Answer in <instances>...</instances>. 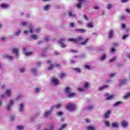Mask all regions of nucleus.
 <instances>
[{
  "instance_id": "f257e3e1",
  "label": "nucleus",
  "mask_w": 130,
  "mask_h": 130,
  "mask_svg": "<svg viewBox=\"0 0 130 130\" xmlns=\"http://www.w3.org/2000/svg\"><path fill=\"white\" fill-rule=\"evenodd\" d=\"M84 39L82 36H79L78 37L73 39V38H70L69 39V41L71 42H74V43H78V42H80V41H83Z\"/></svg>"
},
{
  "instance_id": "f03ea898",
  "label": "nucleus",
  "mask_w": 130,
  "mask_h": 130,
  "mask_svg": "<svg viewBox=\"0 0 130 130\" xmlns=\"http://www.w3.org/2000/svg\"><path fill=\"white\" fill-rule=\"evenodd\" d=\"M66 108L68 110H69V111H74V110L76 109V105L69 103L67 105Z\"/></svg>"
},
{
  "instance_id": "7ed1b4c3",
  "label": "nucleus",
  "mask_w": 130,
  "mask_h": 130,
  "mask_svg": "<svg viewBox=\"0 0 130 130\" xmlns=\"http://www.w3.org/2000/svg\"><path fill=\"white\" fill-rule=\"evenodd\" d=\"M78 3H77L76 7L78 9H81L83 7V4L86 3V0H78Z\"/></svg>"
},
{
  "instance_id": "20e7f679",
  "label": "nucleus",
  "mask_w": 130,
  "mask_h": 130,
  "mask_svg": "<svg viewBox=\"0 0 130 130\" xmlns=\"http://www.w3.org/2000/svg\"><path fill=\"white\" fill-rule=\"evenodd\" d=\"M47 63L50 64V67L48 68V71H51L54 68V65L52 64V61L51 60H48L47 61Z\"/></svg>"
},
{
  "instance_id": "39448f33",
  "label": "nucleus",
  "mask_w": 130,
  "mask_h": 130,
  "mask_svg": "<svg viewBox=\"0 0 130 130\" xmlns=\"http://www.w3.org/2000/svg\"><path fill=\"white\" fill-rule=\"evenodd\" d=\"M106 97L107 98L106 99V100H113L114 98V95L113 94L109 95V93H107L105 94Z\"/></svg>"
},
{
  "instance_id": "423d86ee",
  "label": "nucleus",
  "mask_w": 130,
  "mask_h": 130,
  "mask_svg": "<svg viewBox=\"0 0 130 130\" xmlns=\"http://www.w3.org/2000/svg\"><path fill=\"white\" fill-rule=\"evenodd\" d=\"M65 92L67 95H69L70 93H72L73 89L70 87H67L64 89Z\"/></svg>"
},
{
  "instance_id": "0eeeda50",
  "label": "nucleus",
  "mask_w": 130,
  "mask_h": 130,
  "mask_svg": "<svg viewBox=\"0 0 130 130\" xmlns=\"http://www.w3.org/2000/svg\"><path fill=\"white\" fill-rule=\"evenodd\" d=\"M23 50L26 56H30V55L33 54V52H27V49L26 48H23Z\"/></svg>"
},
{
  "instance_id": "6e6552de",
  "label": "nucleus",
  "mask_w": 130,
  "mask_h": 130,
  "mask_svg": "<svg viewBox=\"0 0 130 130\" xmlns=\"http://www.w3.org/2000/svg\"><path fill=\"white\" fill-rule=\"evenodd\" d=\"M13 105H14V100H11L7 106V110H11V108L13 107Z\"/></svg>"
},
{
  "instance_id": "1a4fd4ad",
  "label": "nucleus",
  "mask_w": 130,
  "mask_h": 130,
  "mask_svg": "<svg viewBox=\"0 0 130 130\" xmlns=\"http://www.w3.org/2000/svg\"><path fill=\"white\" fill-rule=\"evenodd\" d=\"M52 82L54 85H59L60 81L57 79L54 78L52 80Z\"/></svg>"
},
{
  "instance_id": "9d476101",
  "label": "nucleus",
  "mask_w": 130,
  "mask_h": 130,
  "mask_svg": "<svg viewBox=\"0 0 130 130\" xmlns=\"http://www.w3.org/2000/svg\"><path fill=\"white\" fill-rule=\"evenodd\" d=\"M63 41H64V39L63 38L60 39L59 41V42L60 43V44H61V47H62L63 48L66 47L67 46H66V44L63 43Z\"/></svg>"
},
{
  "instance_id": "9b49d317",
  "label": "nucleus",
  "mask_w": 130,
  "mask_h": 130,
  "mask_svg": "<svg viewBox=\"0 0 130 130\" xmlns=\"http://www.w3.org/2000/svg\"><path fill=\"white\" fill-rule=\"evenodd\" d=\"M111 114V111L109 110L107 111V112L105 113L104 114L105 118H108V117H109V115H110Z\"/></svg>"
},
{
  "instance_id": "f8f14e48",
  "label": "nucleus",
  "mask_w": 130,
  "mask_h": 130,
  "mask_svg": "<svg viewBox=\"0 0 130 130\" xmlns=\"http://www.w3.org/2000/svg\"><path fill=\"white\" fill-rule=\"evenodd\" d=\"M64 77H66V73H64V72L62 71L59 73V77L60 78V79H63Z\"/></svg>"
},
{
  "instance_id": "ddd939ff",
  "label": "nucleus",
  "mask_w": 130,
  "mask_h": 130,
  "mask_svg": "<svg viewBox=\"0 0 130 130\" xmlns=\"http://www.w3.org/2000/svg\"><path fill=\"white\" fill-rule=\"evenodd\" d=\"M5 94L8 96V97H10V96L12 95V90L7 89L5 92Z\"/></svg>"
},
{
  "instance_id": "4468645a",
  "label": "nucleus",
  "mask_w": 130,
  "mask_h": 130,
  "mask_svg": "<svg viewBox=\"0 0 130 130\" xmlns=\"http://www.w3.org/2000/svg\"><path fill=\"white\" fill-rule=\"evenodd\" d=\"M76 96V93L75 92H70L68 95V97L69 98H74Z\"/></svg>"
},
{
  "instance_id": "2eb2a0df",
  "label": "nucleus",
  "mask_w": 130,
  "mask_h": 130,
  "mask_svg": "<svg viewBox=\"0 0 130 130\" xmlns=\"http://www.w3.org/2000/svg\"><path fill=\"white\" fill-rule=\"evenodd\" d=\"M75 31H76V32H81V33L86 32V29L84 28L76 29Z\"/></svg>"
},
{
  "instance_id": "dca6fc26",
  "label": "nucleus",
  "mask_w": 130,
  "mask_h": 130,
  "mask_svg": "<svg viewBox=\"0 0 130 130\" xmlns=\"http://www.w3.org/2000/svg\"><path fill=\"white\" fill-rule=\"evenodd\" d=\"M12 52H13L14 54H17L18 55L20 52V50L18 49L13 48L12 49Z\"/></svg>"
},
{
  "instance_id": "f3484780",
  "label": "nucleus",
  "mask_w": 130,
  "mask_h": 130,
  "mask_svg": "<svg viewBox=\"0 0 130 130\" xmlns=\"http://www.w3.org/2000/svg\"><path fill=\"white\" fill-rule=\"evenodd\" d=\"M67 126H68V124H64L62 125V126L60 127L57 128V129H58V130L64 129V128H66L67 127Z\"/></svg>"
},
{
  "instance_id": "a211bd4d",
  "label": "nucleus",
  "mask_w": 130,
  "mask_h": 130,
  "mask_svg": "<svg viewBox=\"0 0 130 130\" xmlns=\"http://www.w3.org/2000/svg\"><path fill=\"white\" fill-rule=\"evenodd\" d=\"M114 31L113 30H111L110 31L108 34V37L110 39L112 38V36H113L114 34Z\"/></svg>"
},
{
  "instance_id": "6ab92c4d",
  "label": "nucleus",
  "mask_w": 130,
  "mask_h": 130,
  "mask_svg": "<svg viewBox=\"0 0 130 130\" xmlns=\"http://www.w3.org/2000/svg\"><path fill=\"white\" fill-rule=\"evenodd\" d=\"M109 86L107 85H104L103 86H102L99 88V90L100 91H102V90H104V89H107V88H109Z\"/></svg>"
},
{
  "instance_id": "aec40b11",
  "label": "nucleus",
  "mask_w": 130,
  "mask_h": 130,
  "mask_svg": "<svg viewBox=\"0 0 130 130\" xmlns=\"http://www.w3.org/2000/svg\"><path fill=\"white\" fill-rule=\"evenodd\" d=\"M1 8H4V9H8L9 5L6 4H2L1 5Z\"/></svg>"
},
{
  "instance_id": "412c9836",
  "label": "nucleus",
  "mask_w": 130,
  "mask_h": 130,
  "mask_svg": "<svg viewBox=\"0 0 130 130\" xmlns=\"http://www.w3.org/2000/svg\"><path fill=\"white\" fill-rule=\"evenodd\" d=\"M68 15H69V17H70L71 18H76V14H72V11L69 12Z\"/></svg>"
},
{
  "instance_id": "4be33fe9",
  "label": "nucleus",
  "mask_w": 130,
  "mask_h": 130,
  "mask_svg": "<svg viewBox=\"0 0 130 130\" xmlns=\"http://www.w3.org/2000/svg\"><path fill=\"white\" fill-rule=\"evenodd\" d=\"M121 124L123 127H126L127 126V122L125 121H122L121 122Z\"/></svg>"
},
{
  "instance_id": "5701e85b",
  "label": "nucleus",
  "mask_w": 130,
  "mask_h": 130,
  "mask_svg": "<svg viewBox=\"0 0 130 130\" xmlns=\"http://www.w3.org/2000/svg\"><path fill=\"white\" fill-rule=\"evenodd\" d=\"M112 126L114 128H117L118 127V124L117 123H112Z\"/></svg>"
},
{
  "instance_id": "b1692460",
  "label": "nucleus",
  "mask_w": 130,
  "mask_h": 130,
  "mask_svg": "<svg viewBox=\"0 0 130 130\" xmlns=\"http://www.w3.org/2000/svg\"><path fill=\"white\" fill-rule=\"evenodd\" d=\"M83 86L86 89H88V88H90V84H89V83L86 82L84 84Z\"/></svg>"
},
{
  "instance_id": "393cba45",
  "label": "nucleus",
  "mask_w": 130,
  "mask_h": 130,
  "mask_svg": "<svg viewBox=\"0 0 130 130\" xmlns=\"http://www.w3.org/2000/svg\"><path fill=\"white\" fill-rule=\"evenodd\" d=\"M51 113V111H48L47 112H46L44 114V116H45V117H46L47 116H49V115H50V114Z\"/></svg>"
},
{
  "instance_id": "a878e982",
  "label": "nucleus",
  "mask_w": 130,
  "mask_h": 130,
  "mask_svg": "<svg viewBox=\"0 0 130 130\" xmlns=\"http://www.w3.org/2000/svg\"><path fill=\"white\" fill-rule=\"evenodd\" d=\"M88 130H96V128H95V126H89L87 127Z\"/></svg>"
},
{
  "instance_id": "bb28decb",
  "label": "nucleus",
  "mask_w": 130,
  "mask_h": 130,
  "mask_svg": "<svg viewBox=\"0 0 130 130\" xmlns=\"http://www.w3.org/2000/svg\"><path fill=\"white\" fill-rule=\"evenodd\" d=\"M24 110V104H21L20 106V111Z\"/></svg>"
},
{
  "instance_id": "cd10ccee",
  "label": "nucleus",
  "mask_w": 130,
  "mask_h": 130,
  "mask_svg": "<svg viewBox=\"0 0 130 130\" xmlns=\"http://www.w3.org/2000/svg\"><path fill=\"white\" fill-rule=\"evenodd\" d=\"M120 104H122V103L121 102H117L114 105V106H115V107H116L117 106H118V105H120Z\"/></svg>"
},
{
  "instance_id": "c85d7f7f",
  "label": "nucleus",
  "mask_w": 130,
  "mask_h": 130,
  "mask_svg": "<svg viewBox=\"0 0 130 130\" xmlns=\"http://www.w3.org/2000/svg\"><path fill=\"white\" fill-rule=\"evenodd\" d=\"M129 96H130V92H128L126 95L124 96V99H127V98H129Z\"/></svg>"
},
{
  "instance_id": "c756f323",
  "label": "nucleus",
  "mask_w": 130,
  "mask_h": 130,
  "mask_svg": "<svg viewBox=\"0 0 130 130\" xmlns=\"http://www.w3.org/2000/svg\"><path fill=\"white\" fill-rule=\"evenodd\" d=\"M73 71H75L76 72H77V73H81V69L78 68H74L73 69Z\"/></svg>"
},
{
  "instance_id": "7c9ffc66",
  "label": "nucleus",
  "mask_w": 130,
  "mask_h": 130,
  "mask_svg": "<svg viewBox=\"0 0 130 130\" xmlns=\"http://www.w3.org/2000/svg\"><path fill=\"white\" fill-rule=\"evenodd\" d=\"M88 41H89V39H86L84 42L81 43V44L82 45H85V44H86Z\"/></svg>"
},
{
  "instance_id": "2f4dec72",
  "label": "nucleus",
  "mask_w": 130,
  "mask_h": 130,
  "mask_svg": "<svg viewBox=\"0 0 130 130\" xmlns=\"http://www.w3.org/2000/svg\"><path fill=\"white\" fill-rule=\"evenodd\" d=\"M17 128L19 130L24 129V126L22 125H18L17 126Z\"/></svg>"
},
{
  "instance_id": "473e14b6",
  "label": "nucleus",
  "mask_w": 130,
  "mask_h": 130,
  "mask_svg": "<svg viewBox=\"0 0 130 130\" xmlns=\"http://www.w3.org/2000/svg\"><path fill=\"white\" fill-rule=\"evenodd\" d=\"M116 60V57H113L110 60V62H113V61H115Z\"/></svg>"
},
{
  "instance_id": "72a5a7b5",
  "label": "nucleus",
  "mask_w": 130,
  "mask_h": 130,
  "mask_svg": "<svg viewBox=\"0 0 130 130\" xmlns=\"http://www.w3.org/2000/svg\"><path fill=\"white\" fill-rule=\"evenodd\" d=\"M70 52H72L73 53H77V52H79V51L78 50L71 49V50H70Z\"/></svg>"
},
{
  "instance_id": "f704fd0d",
  "label": "nucleus",
  "mask_w": 130,
  "mask_h": 130,
  "mask_svg": "<svg viewBox=\"0 0 130 130\" xmlns=\"http://www.w3.org/2000/svg\"><path fill=\"white\" fill-rule=\"evenodd\" d=\"M5 57H7V58H9V59H14L13 56H10L9 55H5Z\"/></svg>"
},
{
  "instance_id": "c9c22d12",
  "label": "nucleus",
  "mask_w": 130,
  "mask_h": 130,
  "mask_svg": "<svg viewBox=\"0 0 130 130\" xmlns=\"http://www.w3.org/2000/svg\"><path fill=\"white\" fill-rule=\"evenodd\" d=\"M93 108L94 107H93V106H89L86 108V109H88V110H92Z\"/></svg>"
},
{
  "instance_id": "e433bc0d",
  "label": "nucleus",
  "mask_w": 130,
  "mask_h": 130,
  "mask_svg": "<svg viewBox=\"0 0 130 130\" xmlns=\"http://www.w3.org/2000/svg\"><path fill=\"white\" fill-rule=\"evenodd\" d=\"M106 57H107V56L105 54L101 58V60L103 61L106 58Z\"/></svg>"
},
{
  "instance_id": "4c0bfd02",
  "label": "nucleus",
  "mask_w": 130,
  "mask_h": 130,
  "mask_svg": "<svg viewBox=\"0 0 130 130\" xmlns=\"http://www.w3.org/2000/svg\"><path fill=\"white\" fill-rule=\"evenodd\" d=\"M31 38H32L33 39H37V38H38V36L36 35H34L32 36H31Z\"/></svg>"
},
{
  "instance_id": "58836bf2",
  "label": "nucleus",
  "mask_w": 130,
  "mask_h": 130,
  "mask_svg": "<svg viewBox=\"0 0 130 130\" xmlns=\"http://www.w3.org/2000/svg\"><path fill=\"white\" fill-rule=\"evenodd\" d=\"M105 124L106 125V126H110V123L108 121L105 122Z\"/></svg>"
},
{
  "instance_id": "ea45409f",
  "label": "nucleus",
  "mask_w": 130,
  "mask_h": 130,
  "mask_svg": "<svg viewBox=\"0 0 130 130\" xmlns=\"http://www.w3.org/2000/svg\"><path fill=\"white\" fill-rule=\"evenodd\" d=\"M84 68L86 70H90V65H85L84 66Z\"/></svg>"
},
{
  "instance_id": "a19ab883",
  "label": "nucleus",
  "mask_w": 130,
  "mask_h": 130,
  "mask_svg": "<svg viewBox=\"0 0 130 130\" xmlns=\"http://www.w3.org/2000/svg\"><path fill=\"white\" fill-rule=\"evenodd\" d=\"M32 72L35 74L36 75L37 73H36V69L34 68L31 70Z\"/></svg>"
},
{
  "instance_id": "79ce46f5",
  "label": "nucleus",
  "mask_w": 130,
  "mask_h": 130,
  "mask_svg": "<svg viewBox=\"0 0 130 130\" xmlns=\"http://www.w3.org/2000/svg\"><path fill=\"white\" fill-rule=\"evenodd\" d=\"M49 7H50V5H47L45 7V11H48L49 10Z\"/></svg>"
},
{
  "instance_id": "37998d69",
  "label": "nucleus",
  "mask_w": 130,
  "mask_h": 130,
  "mask_svg": "<svg viewBox=\"0 0 130 130\" xmlns=\"http://www.w3.org/2000/svg\"><path fill=\"white\" fill-rule=\"evenodd\" d=\"M107 9H108L109 10L111 9V8H112V5L111 4H108L107 6Z\"/></svg>"
},
{
  "instance_id": "c03bdc74",
  "label": "nucleus",
  "mask_w": 130,
  "mask_h": 130,
  "mask_svg": "<svg viewBox=\"0 0 130 130\" xmlns=\"http://www.w3.org/2000/svg\"><path fill=\"white\" fill-rule=\"evenodd\" d=\"M41 89L39 88H37L35 89V92L36 93H38V92H40L41 91Z\"/></svg>"
},
{
  "instance_id": "a18cd8bd",
  "label": "nucleus",
  "mask_w": 130,
  "mask_h": 130,
  "mask_svg": "<svg viewBox=\"0 0 130 130\" xmlns=\"http://www.w3.org/2000/svg\"><path fill=\"white\" fill-rule=\"evenodd\" d=\"M21 33V30H18V31H17L16 32V34H15V35L16 36H18V35H20V34Z\"/></svg>"
},
{
  "instance_id": "49530a36",
  "label": "nucleus",
  "mask_w": 130,
  "mask_h": 130,
  "mask_svg": "<svg viewBox=\"0 0 130 130\" xmlns=\"http://www.w3.org/2000/svg\"><path fill=\"white\" fill-rule=\"evenodd\" d=\"M60 107H61V104H58V105L56 106V108H57V109H59V108H60Z\"/></svg>"
},
{
  "instance_id": "de8ad7c7",
  "label": "nucleus",
  "mask_w": 130,
  "mask_h": 130,
  "mask_svg": "<svg viewBox=\"0 0 130 130\" xmlns=\"http://www.w3.org/2000/svg\"><path fill=\"white\" fill-rule=\"evenodd\" d=\"M128 37V35H125L123 36L122 39H126Z\"/></svg>"
},
{
  "instance_id": "09e8293b",
  "label": "nucleus",
  "mask_w": 130,
  "mask_h": 130,
  "mask_svg": "<svg viewBox=\"0 0 130 130\" xmlns=\"http://www.w3.org/2000/svg\"><path fill=\"white\" fill-rule=\"evenodd\" d=\"M88 28H93V24L92 23H89L88 25Z\"/></svg>"
},
{
  "instance_id": "8fccbe9b",
  "label": "nucleus",
  "mask_w": 130,
  "mask_h": 130,
  "mask_svg": "<svg viewBox=\"0 0 130 130\" xmlns=\"http://www.w3.org/2000/svg\"><path fill=\"white\" fill-rule=\"evenodd\" d=\"M78 90L80 92H84V91H85V88H79Z\"/></svg>"
},
{
  "instance_id": "3c124183",
  "label": "nucleus",
  "mask_w": 130,
  "mask_h": 130,
  "mask_svg": "<svg viewBox=\"0 0 130 130\" xmlns=\"http://www.w3.org/2000/svg\"><path fill=\"white\" fill-rule=\"evenodd\" d=\"M55 66L56 68H60V64L58 63H55Z\"/></svg>"
},
{
  "instance_id": "603ef678",
  "label": "nucleus",
  "mask_w": 130,
  "mask_h": 130,
  "mask_svg": "<svg viewBox=\"0 0 130 130\" xmlns=\"http://www.w3.org/2000/svg\"><path fill=\"white\" fill-rule=\"evenodd\" d=\"M19 70L21 73H24L25 72V68L20 69Z\"/></svg>"
},
{
  "instance_id": "864d4df0",
  "label": "nucleus",
  "mask_w": 130,
  "mask_h": 130,
  "mask_svg": "<svg viewBox=\"0 0 130 130\" xmlns=\"http://www.w3.org/2000/svg\"><path fill=\"white\" fill-rule=\"evenodd\" d=\"M45 41H49V37H46L45 38Z\"/></svg>"
},
{
  "instance_id": "5fc2aeb1",
  "label": "nucleus",
  "mask_w": 130,
  "mask_h": 130,
  "mask_svg": "<svg viewBox=\"0 0 130 130\" xmlns=\"http://www.w3.org/2000/svg\"><path fill=\"white\" fill-rule=\"evenodd\" d=\"M15 120V117L14 116H11V120L13 121Z\"/></svg>"
},
{
  "instance_id": "6e6d98bb",
  "label": "nucleus",
  "mask_w": 130,
  "mask_h": 130,
  "mask_svg": "<svg viewBox=\"0 0 130 130\" xmlns=\"http://www.w3.org/2000/svg\"><path fill=\"white\" fill-rule=\"evenodd\" d=\"M84 18L85 19V20H86V21H88V20H89V19L87 17V15H84Z\"/></svg>"
},
{
  "instance_id": "4d7b16f0",
  "label": "nucleus",
  "mask_w": 130,
  "mask_h": 130,
  "mask_svg": "<svg viewBox=\"0 0 130 130\" xmlns=\"http://www.w3.org/2000/svg\"><path fill=\"white\" fill-rule=\"evenodd\" d=\"M85 121H86V122L89 123V122H90V119L88 118H86L85 119Z\"/></svg>"
},
{
  "instance_id": "13d9d810",
  "label": "nucleus",
  "mask_w": 130,
  "mask_h": 130,
  "mask_svg": "<svg viewBox=\"0 0 130 130\" xmlns=\"http://www.w3.org/2000/svg\"><path fill=\"white\" fill-rule=\"evenodd\" d=\"M41 30V29L40 28L37 29H36L37 33H39V32H40Z\"/></svg>"
},
{
  "instance_id": "bf43d9fd",
  "label": "nucleus",
  "mask_w": 130,
  "mask_h": 130,
  "mask_svg": "<svg viewBox=\"0 0 130 130\" xmlns=\"http://www.w3.org/2000/svg\"><path fill=\"white\" fill-rule=\"evenodd\" d=\"M29 32L30 33H33V32H34L33 31V27H31V28H30Z\"/></svg>"
},
{
  "instance_id": "052dcab7",
  "label": "nucleus",
  "mask_w": 130,
  "mask_h": 130,
  "mask_svg": "<svg viewBox=\"0 0 130 130\" xmlns=\"http://www.w3.org/2000/svg\"><path fill=\"white\" fill-rule=\"evenodd\" d=\"M115 76V73L114 74H112L110 75L111 78H113V77H114Z\"/></svg>"
},
{
  "instance_id": "680f3d73",
  "label": "nucleus",
  "mask_w": 130,
  "mask_h": 130,
  "mask_svg": "<svg viewBox=\"0 0 130 130\" xmlns=\"http://www.w3.org/2000/svg\"><path fill=\"white\" fill-rule=\"evenodd\" d=\"M124 83H126V79H124V80L121 82V84H124Z\"/></svg>"
},
{
  "instance_id": "e2e57ef3",
  "label": "nucleus",
  "mask_w": 130,
  "mask_h": 130,
  "mask_svg": "<svg viewBox=\"0 0 130 130\" xmlns=\"http://www.w3.org/2000/svg\"><path fill=\"white\" fill-rule=\"evenodd\" d=\"M122 29H125L126 28V26L124 24H122Z\"/></svg>"
},
{
  "instance_id": "0e129e2a",
  "label": "nucleus",
  "mask_w": 130,
  "mask_h": 130,
  "mask_svg": "<svg viewBox=\"0 0 130 130\" xmlns=\"http://www.w3.org/2000/svg\"><path fill=\"white\" fill-rule=\"evenodd\" d=\"M114 51H115V49H114V48H112L111 49V52H114Z\"/></svg>"
},
{
  "instance_id": "69168bd1",
  "label": "nucleus",
  "mask_w": 130,
  "mask_h": 130,
  "mask_svg": "<svg viewBox=\"0 0 130 130\" xmlns=\"http://www.w3.org/2000/svg\"><path fill=\"white\" fill-rule=\"evenodd\" d=\"M22 25H23V26H27V23L26 22H23L22 23Z\"/></svg>"
},
{
  "instance_id": "338daca9",
  "label": "nucleus",
  "mask_w": 130,
  "mask_h": 130,
  "mask_svg": "<svg viewBox=\"0 0 130 130\" xmlns=\"http://www.w3.org/2000/svg\"><path fill=\"white\" fill-rule=\"evenodd\" d=\"M74 25H75V23H70V27H74Z\"/></svg>"
},
{
  "instance_id": "774afa93",
  "label": "nucleus",
  "mask_w": 130,
  "mask_h": 130,
  "mask_svg": "<svg viewBox=\"0 0 130 130\" xmlns=\"http://www.w3.org/2000/svg\"><path fill=\"white\" fill-rule=\"evenodd\" d=\"M121 19L125 20V17L123 16H121Z\"/></svg>"
}]
</instances>
